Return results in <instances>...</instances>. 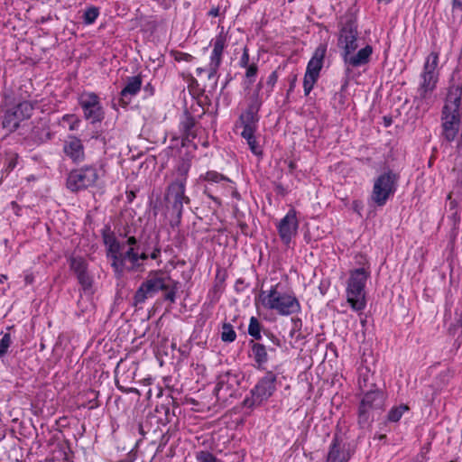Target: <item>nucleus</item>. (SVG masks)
<instances>
[{"mask_svg":"<svg viewBox=\"0 0 462 462\" xmlns=\"http://www.w3.org/2000/svg\"><path fill=\"white\" fill-rule=\"evenodd\" d=\"M205 180L212 182H219L221 180H229L228 178L217 171H208L205 176Z\"/></svg>","mask_w":462,"mask_h":462,"instance_id":"obj_41","label":"nucleus"},{"mask_svg":"<svg viewBox=\"0 0 462 462\" xmlns=\"http://www.w3.org/2000/svg\"><path fill=\"white\" fill-rule=\"evenodd\" d=\"M69 267L76 273L87 271V263L82 257H71L69 259Z\"/></svg>","mask_w":462,"mask_h":462,"instance_id":"obj_31","label":"nucleus"},{"mask_svg":"<svg viewBox=\"0 0 462 462\" xmlns=\"http://www.w3.org/2000/svg\"><path fill=\"white\" fill-rule=\"evenodd\" d=\"M79 282L82 285L84 290L89 289L92 285V280L88 274L87 271L77 274Z\"/></svg>","mask_w":462,"mask_h":462,"instance_id":"obj_37","label":"nucleus"},{"mask_svg":"<svg viewBox=\"0 0 462 462\" xmlns=\"http://www.w3.org/2000/svg\"><path fill=\"white\" fill-rule=\"evenodd\" d=\"M177 285V282L162 272H152L135 291L134 304L135 306L143 304L148 298L153 297L160 291H165V300L173 303L176 299Z\"/></svg>","mask_w":462,"mask_h":462,"instance_id":"obj_2","label":"nucleus"},{"mask_svg":"<svg viewBox=\"0 0 462 462\" xmlns=\"http://www.w3.org/2000/svg\"><path fill=\"white\" fill-rule=\"evenodd\" d=\"M334 98L336 100H338V103L341 104V105H344L345 103V95L340 91V92H337L334 96Z\"/></svg>","mask_w":462,"mask_h":462,"instance_id":"obj_50","label":"nucleus"},{"mask_svg":"<svg viewBox=\"0 0 462 462\" xmlns=\"http://www.w3.org/2000/svg\"><path fill=\"white\" fill-rule=\"evenodd\" d=\"M249 61H250V59H249V50H248L247 47H245L244 50H243V54H242L241 59L239 60V65L242 68H245V67L250 65Z\"/></svg>","mask_w":462,"mask_h":462,"instance_id":"obj_46","label":"nucleus"},{"mask_svg":"<svg viewBox=\"0 0 462 462\" xmlns=\"http://www.w3.org/2000/svg\"><path fill=\"white\" fill-rule=\"evenodd\" d=\"M453 9L462 10V0H452Z\"/></svg>","mask_w":462,"mask_h":462,"instance_id":"obj_52","label":"nucleus"},{"mask_svg":"<svg viewBox=\"0 0 462 462\" xmlns=\"http://www.w3.org/2000/svg\"><path fill=\"white\" fill-rule=\"evenodd\" d=\"M189 163L181 162L178 164L163 197L164 214L169 218L171 227L179 226L181 222L184 205H189L190 199L186 195V183Z\"/></svg>","mask_w":462,"mask_h":462,"instance_id":"obj_1","label":"nucleus"},{"mask_svg":"<svg viewBox=\"0 0 462 462\" xmlns=\"http://www.w3.org/2000/svg\"><path fill=\"white\" fill-rule=\"evenodd\" d=\"M79 103L84 116L91 124L99 123L104 119L105 113L99 97L94 92H84L79 97Z\"/></svg>","mask_w":462,"mask_h":462,"instance_id":"obj_12","label":"nucleus"},{"mask_svg":"<svg viewBox=\"0 0 462 462\" xmlns=\"http://www.w3.org/2000/svg\"><path fill=\"white\" fill-rule=\"evenodd\" d=\"M220 64L221 62L216 63L215 60H210L208 79L214 78L217 75Z\"/></svg>","mask_w":462,"mask_h":462,"instance_id":"obj_47","label":"nucleus"},{"mask_svg":"<svg viewBox=\"0 0 462 462\" xmlns=\"http://www.w3.org/2000/svg\"><path fill=\"white\" fill-rule=\"evenodd\" d=\"M350 459V453L346 448V444L335 436L328 453V462H347Z\"/></svg>","mask_w":462,"mask_h":462,"instance_id":"obj_20","label":"nucleus"},{"mask_svg":"<svg viewBox=\"0 0 462 462\" xmlns=\"http://www.w3.org/2000/svg\"><path fill=\"white\" fill-rule=\"evenodd\" d=\"M240 226H241V228H242V229H244V228H245L247 226H246V224H240Z\"/></svg>","mask_w":462,"mask_h":462,"instance_id":"obj_64","label":"nucleus"},{"mask_svg":"<svg viewBox=\"0 0 462 462\" xmlns=\"http://www.w3.org/2000/svg\"><path fill=\"white\" fill-rule=\"evenodd\" d=\"M318 79L319 76L305 72L303 79V88L306 96H308L310 93Z\"/></svg>","mask_w":462,"mask_h":462,"instance_id":"obj_33","label":"nucleus"},{"mask_svg":"<svg viewBox=\"0 0 462 462\" xmlns=\"http://www.w3.org/2000/svg\"><path fill=\"white\" fill-rule=\"evenodd\" d=\"M208 14H209L210 16L217 17V16H218V15H219V9H218V8H212V9L209 11Z\"/></svg>","mask_w":462,"mask_h":462,"instance_id":"obj_56","label":"nucleus"},{"mask_svg":"<svg viewBox=\"0 0 462 462\" xmlns=\"http://www.w3.org/2000/svg\"><path fill=\"white\" fill-rule=\"evenodd\" d=\"M251 346V356L256 364V368L264 369V365L268 361V354L264 345L254 342H250Z\"/></svg>","mask_w":462,"mask_h":462,"instance_id":"obj_24","label":"nucleus"},{"mask_svg":"<svg viewBox=\"0 0 462 462\" xmlns=\"http://www.w3.org/2000/svg\"><path fill=\"white\" fill-rule=\"evenodd\" d=\"M155 411L159 415V420L162 424L171 422L172 419L175 417V412L171 409L169 404H161L157 406Z\"/></svg>","mask_w":462,"mask_h":462,"instance_id":"obj_27","label":"nucleus"},{"mask_svg":"<svg viewBox=\"0 0 462 462\" xmlns=\"http://www.w3.org/2000/svg\"><path fill=\"white\" fill-rule=\"evenodd\" d=\"M142 84L143 80L140 75L128 77L125 86L120 92L118 105L122 107H126L132 102L133 97L136 96L141 90Z\"/></svg>","mask_w":462,"mask_h":462,"instance_id":"obj_18","label":"nucleus"},{"mask_svg":"<svg viewBox=\"0 0 462 462\" xmlns=\"http://www.w3.org/2000/svg\"><path fill=\"white\" fill-rule=\"evenodd\" d=\"M173 57H174V60L177 61L189 62L193 60L192 55H190L189 53H185V52H180V51H174Z\"/></svg>","mask_w":462,"mask_h":462,"instance_id":"obj_43","label":"nucleus"},{"mask_svg":"<svg viewBox=\"0 0 462 462\" xmlns=\"http://www.w3.org/2000/svg\"><path fill=\"white\" fill-rule=\"evenodd\" d=\"M226 45V35L222 30L214 39L213 51L210 56L211 60L216 63L222 61V54Z\"/></svg>","mask_w":462,"mask_h":462,"instance_id":"obj_26","label":"nucleus"},{"mask_svg":"<svg viewBox=\"0 0 462 462\" xmlns=\"http://www.w3.org/2000/svg\"><path fill=\"white\" fill-rule=\"evenodd\" d=\"M240 121L243 126L257 127L259 121L258 112L246 108L245 113L240 116Z\"/></svg>","mask_w":462,"mask_h":462,"instance_id":"obj_28","label":"nucleus"},{"mask_svg":"<svg viewBox=\"0 0 462 462\" xmlns=\"http://www.w3.org/2000/svg\"><path fill=\"white\" fill-rule=\"evenodd\" d=\"M103 175V170L97 165H85L72 170L66 180L67 188L72 192H79L94 187Z\"/></svg>","mask_w":462,"mask_h":462,"instance_id":"obj_6","label":"nucleus"},{"mask_svg":"<svg viewBox=\"0 0 462 462\" xmlns=\"http://www.w3.org/2000/svg\"><path fill=\"white\" fill-rule=\"evenodd\" d=\"M181 125L184 134H187V136H189L191 134V129L195 125V120L192 116H189L185 118Z\"/></svg>","mask_w":462,"mask_h":462,"instance_id":"obj_40","label":"nucleus"},{"mask_svg":"<svg viewBox=\"0 0 462 462\" xmlns=\"http://www.w3.org/2000/svg\"><path fill=\"white\" fill-rule=\"evenodd\" d=\"M249 147H250V150L252 151V152L255 155H260L262 154V149L261 147L258 145L257 142H256V139L255 137L250 139V140H246Z\"/></svg>","mask_w":462,"mask_h":462,"instance_id":"obj_45","label":"nucleus"},{"mask_svg":"<svg viewBox=\"0 0 462 462\" xmlns=\"http://www.w3.org/2000/svg\"><path fill=\"white\" fill-rule=\"evenodd\" d=\"M441 122V134L442 140L451 143L457 139L460 125L461 114L460 112L448 111V109H441L440 115Z\"/></svg>","mask_w":462,"mask_h":462,"instance_id":"obj_14","label":"nucleus"},{"mask_svg":"<svg viewBox=\"0 0 462 462\" xmlns=\"http://www.w3.org/2000/svg\"><path fill=\"white\" fill-rule=\"evenodd\" d=\"M102 238L106 246V256L110 259L114 254H117L123 241H118L115 234L108 227L103 230Z\"/></svg>","mask_w":462,"mask_h":462,"instance_id":"obj_25","label":"nucleus"},{"mask_svg":"<svg viewBox=\"0 0 462 462\" xmlns=\"http://www.w3.org/2000/svg\"><path fill=\"white\" fill-rule=\"evenodd\" d=\"M383 393L379 390L367 391L360 402L357 422L360 428H368L374 420V413L383 408Z\"/></svg>","mask_w":462,"mask_h":462,"instance_id":"obj_7","label":"nucleus"},{"mask_svg":"<svg viewBox=\"0 0 462 462\" xmlns=\"http://www.w3.org/2000/svg\"><path fill=\"white\" fill-rule=\"evenodd\" d=\"M326 52L327 45L319 44L316 48L311 59L308 62L306 72L311 73L316 76H319V72L323 67V61L326 56Z\"/></svg>","mask_w":462,"mask_h":462,"instance_id":"obj_23","label":"nucleus"},{"mask_svg":"<svg viewBox=\"0 0 462 462\" xmlns=\"http://www.w3.org/2000/svg\"><path fill=\"white\" fill-rule=\"evenodd\" d=\"M149 257H150V255L148 254H146L145 252H143L141 254L137 253V263H141L140 260H147Z\"/></svg>","mask_w":462,"mask_h":462,"instance_id":"obj_51","label":"nucleus"},{"mask_svg":"<svg viewBox=\"0 0 462 462\" xmlns=\"http://www.w3.org/2000/svg\"><path fill=\"white\" fill-rule=\"evenodd\" d=\"M263 88V82H262V81H260V82L257 84L256 88L254 89V92H258V94H260V90H261V88Z\"/></svg>","mask_w":462,"mask_h":462,"instance_id":"obj_59","label":"nucleus"},{"mask_svg":"<svg viewBox=\"0 0 462 462\" xmlns=\"http://www.w3.org/2000/svg\"><path fill=\"white\" fill-rule=\"evenodd\" d=\"M276 374L268 371L251 390L252 396L244 400V406L252 408L267 401L276 390Z\"/></svg>","mask_w":462,"mask_h":462,"instance_id":"obj_10","label":"nucleus"},{"mask_svg":"<svg viewBox=\"0 0 462 462\" xmlns=\"http://www.w3.org/2000/svg\"><path fill=\"white\" fill-rule=\"evenodd\" d=\"M6 276L5 275H1L0 276V282H2L4 280H6Z\"/></svg>","mask_w":462,"mask_h":462,"instance_id":"obj_62","label":"nucleus"},{"mask_svg":"<svg viewBox=\"0 0 462 462\" xmlns=\"http://www.w3.org/2000/svg\"><path fill=\"white\" fill-rule=\"evenodd\" d=\"M272 341L278 346H281V343H280V340L278 338H276L275 337H272Z\"/></svg>","mask_w":462,"mask_h":462,"instance_id":"obj_60","label":"nucleus"},{"mask_svg":"<svg viewBox=\"0 0 462 462\" xmlns=\"http://www.w3.org/2000/svg\"><path fill=\"white\" fill-rule=\"evenodd\" d=\"M150 255V258L153 259V260H156L158 259L160 256H161V247L160 246H155L152 250V252L151 253Z\"/></svg>","mask_w":462,"mask_h":462,"instance_id":"obj_49","label":"nucleus"},{"mask_svg":"<svg viewBox=\"0 0 462 462\" xmlns=\"http://www.w3.org/2000/svg\"><path fill=\"white\" fill-rule=\"evenodd\" d=\"M438 64L439 54L437 52H431L426 59L418 88L430 91L436 90L439 81V72L437 71Z\"/></svg>","mask_w":462,"mask_h":462,"instance_id":"obj_15","label":"nucleus"},{"mask_svg":"<svg viewBox=\"0 0 462 462\" xmlns=\"http://www.w3.org/2000/svg\"><path fill=\"white\" fill-rule=\"evenodd\" d=\"M357 23L353 14H346L338 23L337 46L341 53H353L358 47Z\"/></svg>","mask_w":462,"mask_h":462,"instance_id":"obj_8","label":"nucleus"},{"mask_svg":"<svg viewBox=\"0 0 462 462\" xmlns=\"http://www.w3.org/2000/svg\"><path fill=\"white\" fill-rule=\"evenodd\" d=\"M370 273L365 268H357L350 273L346 287V300L351 308L363 310L365 307V287Z\"/></svg>","mask_w":462,"mask_h":462,"instance_id":"obj_5","label":"nucleus"},{"mask_svg":"<svg viewBox=\"0 0 462 462\" xmlns=\"http://www.w3.org/2000/svg\"><path fill=\"white\" fill-rule=\"evenodd\" d=\"M245 68H246L245 78L248 79V83L252 84L254 81V78L257 75L258 66L255 63H252Z\"/></svg>","mask_w":462,"mask_h":462,"instance_id":"obj_39","label":"nucleus"},{"mask_svg":"<svg viewBox=\"0 0 462 462\" xmlns=\"http://www.w3.org/2000/svg\"><path fill=\"white\" fill-rule=\"evenodd\" d=\"M11 343L12 339L10 334H5L0 340V357L4 356L7 353Z\"/></svg>","mask_w":462,"mask_h":462,"instance_id":"obj_38","label":"nucleus"},{"mask_svg":"<svg viewBox=\"0 0 462 462\" xmlns=\"http://www.w3.org/2000/svg\"><path fill=\"white\" fill-rule=\"evenodd\" d=\"M144 91H148L150 96L153 95V88L151 86V84H147L144 87Z\"/></svg>","mask_w":462,"mask_h":462,"instance_id":"obj_58","label":"nucleus"},{"mask_svg":"<svg viewBox=\"0 0 462 462\" xmlns=\"http://www.w3.org/2000/svg\"><path fill=\"white\" fill-rule=\"evenodd\" d=\"M63 152L74 162H80L85 157L82 142L77 137H69V140L65 142Z\"/></svg>","mask_w":462,"mask_h":462,"instance_id":"obj_21","label":"nucleus"},{"mask_svg":"<svg viewBox=\"0 0 462 462\" xmlns=\"http://www.w3.org/2000/svg\"><path fill=\"white\" fill-rule=\"evenodd\" d=\"M198 462H221L212 453L208 451H199L196 455Z\"/></svg>","mask_w":462,"mask_h":462,"instance_id":"obj_36","label":"nucleus"},{"mask_svg":"<svg viewBox=\"0 0 462 462\" xmlns=\"http://www.w3.org/2000/svg\"><path fill=\"white\" fill-rule=\"evenodd\" d=\"M240 376L237 373L227 371L218 375L214 393L217 401L225 403L236 397L239 391Z\"/></svg>","mask_w":462,"mask_h":462,"instance_id":"obj_11","label":"nucleus"},{"mask_svg":"<svg viewBox=\"0 0 462 462\" xmlns=\"http://www.w3.org/2000/svg\"><path fill=\"white\" fill-rule=\"evenodd\" d=\"M278 80V75H277V72L276 71H273L267 80H266V86H267V93L270 94L273 89V87L275 86L276 82Z\"/></svg>","mask_w":462,"mask_h":462,"instance_id":"obj_42","label":"nucleus"},{"mask_svg":"<svg viewBox=\"0 0 462 462\" xmlns=\"http://www.w3.org/2000/svg\"><path fill=\"white\" fill-rule=\"evenodd\" d=\"M368 376H369V371H366L365 374H360L359 378H358V383H359V386L361 389L366 388L368 386L367 385Z\"/></svg>","mask_w":462,"mask_h":462,"instance_id":"obj_48","label":"nucleus"},{"mask_svg":"<svg viewBox=\"0 0 462 462\" xmlns=\"http://www.w3.org/2000/svg\"><path fill=\"white\" fill-rule=\"evenodd\" d=\"M120 236L126 240L123 241L117 254H114L109 259L117 278H120L125 271H138L142 266V263H137V252L135 251L137 239L135 236H128L127 232L124 236L120 234Z\"/></svg>","mask_w":462,"mask_h":462,"instance_id":"obj_3","label":"nucleus"},{"mask_svg":"<svg viewBox=\"0 0 462 462\" xmlns=\"http://www.w3.org/2000/svg\"><path fill=\"white\" fill-rule=\"evenodd\" d=\"M236 334L233 329V327L228 323H224L222 327L221 339L224 342L231 343L235 341Z\"/></svg>","mask_w":462,"mask_h":462,"instance_id":"obj_32","label":"nucleus"},{"mask_svg":"<svg viewBox=\"0 0 462 462\" xmlns=\"http://www.w3.org/2000/svg\"><path fill=\"white\" fill-rule=\"evenodd\" d=\"M462 98V82L451 79L448 92L445 97L444 106L442 109H448V111L460 112Z\"/></svg>","mask_w":462,"mask_h":462,"instance_id":"obj_17","label":"nucleus"},{"mask_svg":"<svg viewBox=\"0 0 462 462\" xmlns=\"http://www.w3.org/2000/svg\"><path fill=\"white\" fill-rule=\"evenodd\" d=\"M126 197H127L128 202H132L134 200V199L135 198V192L133 190L128 191V192H126Z\"/></svg>","mask_w":462,"mask_h":462,"instance_id":"obj_55","label":"nucleus"},{"mask_svg":"<svg viewBox=\"0 0 462 462\" xmlns=\"http://www.w3.org/2000/svg\"><path fill=\"white\" fill-rule=\"evenodd\" d=\"M398 179L397 174L388 171L374 180L371 199L376 206H384L389 198L394 194Z\"/></svg>","mask_w":462,"mask_h":462,"instance_id":"obj_9","label":"nucleus"},{"mask_svg":"<svg viewBox=\"0 0 462 462\" xmlns=\"http://www.w3.org/2000/svg\"><path fill=\"white\" fill-rule=\"evenodd\" d=\"M99 14V10L97 7H89L88 8L85 13H84V15H83V18H84V23L86 24H91L93 23L96 19L97 18Z\"/></svg>","mask_w":462,"mask_h":462,"instance_id":"obj_34","label":"nucleus"},{"mask_svg":"<svg viewBox=\"0 0 462 462\" xmlns=\"http://www.w3.org/2000/svg\"><path fill=\"white\" fill-rule=\"evenodd\" d=\"M373 53V47L366 45L360 49L356 54L353 53H341L344 63L353 68H357L365 65L369 62L370 57Z\"/></svg>","mask_w":462,"mask_h":462,"instance_id":"obj_19","label":"nucleus"},{"mask_svg":"<svg viewBox=\"0 0 462 462\" xmlns=\"http://www.w3.org/2000/svg\"><path fill=\"white\" fill-rule=\"evenodd\" d=\"M407 411H409V407L406 404H400L393 407L388 412L387 420L391 422H397Z\"/></svg>","mask_w":462,"mask_h":462,"instance_id":"obj_29","label":"nucleus"},{"mask_svg":"<svg viewBox=\"0 0 462 462\" xmlns=\"http://www.w3.org/2000/svg\"><path fill=\"white\" fill-rule=\"evenodd\" d=\"M117 387L123 393H138V390L135 389V388H128V389H126V388H124V387L119 386V385H117Z\"/></svg>","mask_w":462,"mask_h":462,"instance_id":"obj_53","label":"nucleus"},{"mask_svg":"<svg viewBox=\"0 0 462 462\" xmlns=\"http://www.w3.org/2000/svg\"><path fill=\"white\" fill-rule=\"evenodd\" d=\"M278 284L272 286L268 291H261L260 299L264 308L275 310L282 316H289L300 311L298 299L290 293L278 291Z\"/></svg>","mask_w":462,"mask_h":462,"instance_id":"obj_4","label":"nucleus"},{"mask_svg":"<svg viewBox=\"0 0 462 462\" xmlns=\"http://www.w3.org/2000/svg\"><path fill=\"white\" fill-rule=\"evenodd\" d=\"M290 172H292L296 169V163L293 161H290L288 163Z\"/></svg>","mask_w":462,"mask_h":462,"instance_id":"obj_57","label":"nucleus"},{"mask_svg":"<svg viewBox=\"0 0 462 462\" xmlns=\"http://www.w3.org/2000/svg\"><path fill=\"white\" fill-rule=\"evenodd\" d=\"M295 80H296V76H294L292 83L291 84V89L293 88V84H294Z\"/></svg>","mask_w":462,"mask_h":462,"instance_id":"obj_63","label":"nucleus"},{"mask_svg":"<svg viewBox=\"0 0 462 462\" xmlns=\"http://www.w3.org/2000/svg\"><path fill=\"white\" fill-rule=\"evenodd\" d=\"M262 104H263V101L260 97V94H258V92H253L252 96L250 97V100H249L247 108L259 112V110L262 106Z\"/></svg>","mask_w":462,"mask_h":462,"instance_id":"obj_35","label":"nucleus"},{"mask_svg":"<svg viewBox=\"0 0 462 462\" xmlns=\"http://www.w3.org/2000/svg\"><path fill=\"white\" fill-rule=\"evenodd\" d=\"M261 323L255 317H252L250 319V323L248 327V334L253 337L254 339H261Z\"/></svg>","mask_w":462,"mask_h":462,"instance_id":"obj_30","label":"nucleus"},{"mask_svg":"<svg viewBox=\"0 0 462 462\" xmlns=\"http://www.w3.org/2000/svg\"><path fill=\"white\" fill-rule=\"evenodd\" d=\"M255 130H256V127L243 126V131L241 133V135L245 140H250V139L255 137L254 136Z\"/></svg>","mask_w":462,"mask_h":462,"instance_id":"obj_44","label":"nucleus"},{"mask_svg":"<svg viewBox=\"0 0 462 462\" xmlns=\"http://www.w3.org/2000/svg\"><path fill=\"white\" fill-rule=\"evenodd\" d=\"M33 106L29 101H23L8 109L3 118L2 125L10 132L15 131L20 122L31 117Z\"/></svg>","mask_w":462,"mask_h":462,"instance_id":"obj_13","label":"nucleus"},{"mask_svg":"<svg viewBox=\"0 0 462 462\" xmlns=\"http://www.w3.org/2000/svg\"><path fill=\"white\" fill-rule=\"evenodd\" d=\"M434 92L435 91L417 88L413 100L416 109L421 111L423 114L428 112L436 101Z\"/></svg>","mask_w":462,"mask_h":462,"instance_id":"obj_22","label":"nucleus"},{"mask_svg":"<svg viewBox=\"0 0 462 462\" xmlns=\"http://www.w3.org/2000/svg\"><path fill=\"white\" fill-rule=\"evenodd\" d=\"M298 219L295 210H290L278 225V232L282 241L289 245L293 236L297 235Z\"/></svg>","mask_w":462,"mask_h":462,"instance_id":"obj_16","label":"nucleus"},{"mask_svg":"<svg viewBox=\"0 0 462 462\" xmlns=\"http://www.w3.org/2000/svg\"><path fill=\"white\" fill-rule=\"evenodd\" d=\"M74 118L73 115H66L63 116V120H69Z\"/></svg>","mask_w":462,"mask_h":462,"instance_id":"obj_61","label":"nucleus"},{"mask_svg":"<svg viewBox=\"0 0 462 462\" xmlns=\"http://www.w3.org/2000/svg\"><path fill=\"white\" fill-rule=\"evenodd\" d=\"M353 208L355 211H356L358 214H360V209L362 208V204L359 201H354L353 202Z\"/></svg>","mask_w":462,"mask_h":462,"instance_id":"obj_54","label":"nucleus"}]
</instances>
